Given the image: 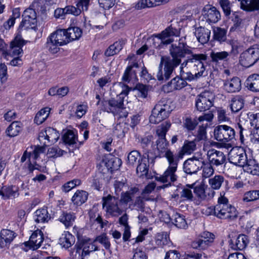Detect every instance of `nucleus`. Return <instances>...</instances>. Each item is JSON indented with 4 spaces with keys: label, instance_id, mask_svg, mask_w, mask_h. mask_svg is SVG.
Here are the masks:
<instances>
[{
    "label": "nucleus",
    "instance_id": "16",
    "mask_svg": "<svg viewBox=\"0 0 259 259\" xmlns=\"http://www.w3.org/2000/svg\"><path fill=\"white\" fill-rule=\"evenodd\" d=\"M212 96V94L208 91L202 92L198 96L195 101V106L197 110L202 112L209 110L213 105Z\"/></svg>",
    "mask_w": 259,
    "mask_h": 259
},
{
    "label": "nucleus",
    "instance_id": "42",
    "mask_svg": "<svg viewBox=\"0 0 259 259\" xmlns=\"http://www.w3.org/2000/svg\"><path fill=\"white\" fill-rule=\"evenodd\" d=\"M241 8L249 12L258 10L259 0H242Z\"/></svg>",
    "mask_w": 259,
    "mask_h": 259
},
{
    "label": "nucleus",
    "instance_id": "19",
    "mask_svg": "<svg viewBox=\"0 0 259 259\" xmlns=\"http://www.w3.org/2000/svg\"><path fill=\"white\" fill-rule=\"evenodd\" d=\"M44 239L42 232L40 230H36L32 233L29 241L24 243V245L27 247L25 251H27L28 249H32L33 250L38 249L41 246Z\"/></svg>",
    "mask_w": 259,
    "mask_h": 259
},
{
    "label": "nucleus",
    "instance_id": "59",
    "mask_svg": "<svg viewBox=\"0 0 259 259\" xmlns=\"http://www.w3.org/2000/svg\"><path fill=\"white\" fill-rule=\"evenodd\" d=\"M205 63H202L195 66L193 68H190V70L194 74H195V77L196 78H200L202 76L206 75H204L205 70V67L204 66Z\"/></svg>",
    "mask_w": 259,
    "mask_h": 259
},
{
    "label": "nucleus",
    "instance_id": "14",
    "mask_svg": "<svg viewBox=\"0 0 259 259\" xmlns=\"http://www.w3.org/2000/svg\"><path fill=\"white\" fill-rule=\"evenodd\" d=\"M103 207H106V212L112 216H118L122 212V210L118 207L119 200L115 197L110 195L102 198Z\"/></svg>",
    "mask_w": 259,
    "mask_h": 259
},
{
    "label": "nucleus",
    "instance_id": "12",
    "mask_svg": "<svg viewBox=\"0 0 259 259\" xmlns=\"http://www.w3.org/2000/svg\"><path fill=\"white\" fill-rule=\"evenodd\" d=\"M214 239L213 234L204 231L201 233L199 237L192 242L191 246L193 248L204 250L210 246Z\"/></svg>",
    "mask_w": 259,
    "mask_h": 259
},
{
    "label": "nucleus",
    "instance_id": "18",
    "mask_svg": "<svg viewBox=\"0 0 259 259\" xmlns=\"http://www.w3.org/2000/svg\"><path fill=\"white\" fill-rule=\"evenodd\" d=\"M129 92L128 86L126 89L123 90L117 96L116 99L111 98L109 100L110 103V112L114 115L119 114L120 110L124 108L123 101L124 97L127 96Z\"/></svg>",
    "mask_w": 259,
    "mask_h": 259
},
{
    "label": "nucleus",
    "instance_id": "21",
    "mask_svg": "<svg viewBox=\"0 0 259 259\" xmlns=\"http://www.w3.org/2000/svg\"><path fill=\"white\" fill-rule=\"evenodd\" d=\"M26 41L22 38L20 33H18L13 41L10 44V54L13 56H19L23 53L22 49L26 43Z\"/></svg>",
    "mask_w": 259,
    "mask_h": 259
},
{
    "label": "nucleus",
    "instance_id": "28",
    "mask_svg": "<svg viewBox=\"0 0 259 259\" xmlns=\"http://www.w3.org/2000/svg\"><path fill=\"white\" fill-rule=\"evenodd\" d=\"M194 33L197 40L201 44H206L210 39L211 31L204 27L195 28Z\"/></svg>",
    "mask_w": 259,
    "mask_h": 259
},
{
    "label": "nucleus",
    "instance_id": "30",
    "mask_svg": "<svg viewBox=\"0 0 259 259\" xmlns=\"http://www.w3.org/2000/svg\"><path fill=\"white\" fill-rule=\"evenodd\" d=\"M139 68V65L137 62H134L128 66L122 77V80L125 82H130L132 79H137V69Z\"/></svg>",
    "mask_w": 259,
    "mask_h": 259
},
{
    "label": "nucleus",
    "instance_id": "44",
    "mask_svg": "<svg viewBox=\"0 0 259 259\" xmlns=\"http://www.w3.org/2000/svg\"><path fill=\"white\" fill-rule=\"evenodd\" d=\"M229 53L226 51L214 52L212 51L210 54L211 61L216 64L221 61H227Z\"/></svg>",
    "mask_w": 259,
    "mask_h": 259
},
{
    "label": "nucleus",
    "instance_id": "60",
    "mask_svg": "<svg viewBox=\"0 0 259 259\" xmlns=\"http://www.w3.org/2000/svg\"><path fill=\"white\" fill-rule=\"evenodd\" d=\"M99 242L102 244L106 249H109L110 248V242L108 237L105 233H103L99 236H98L94 240L93 243L95 242Z\"/></svg>",
    "mask_w": 259,
    "mask_h": 259
},
{
    "label": "nucleus",
    "instance_id": "1",
    "mask_svg": "<svg viewBox=\"0 0 259 259\" xmlns=\"http://www.w3.org/2000/svg\"><path fill=\"white\" fill-rule=\"evenodd\" d=\"M168 161L169 166L162 175L155 176V180L162 183H168L159 187L160 189H164L171 185V182H174L177 180V176L176 172L177 170L178 164L180 158L179 153L178 155L174 154L170 150H168L164 153Z\"/></svg>",
    "mask_w": 259,
    "mask_h": 259
},
{
    "label": "nucleus",
    "instance_id": "8",
    "mask_svg": "<svg viewBox=\"0 0 259 259\" xmlns=\"http://www.w3.org/2000/svg\"><path fill=\"white\" fill-rule=\"evenodd\" d=\"M179 65L170 60L169 57L162 56L158 66L156 77L160 81H166L172 75L175 68Z\"/></svg>",
    "mask_w": 259,
    "mask_h": 259
},
{
    "label": "nucleus",
    "instance_id": "24",
    "mask_svg": "<svg viewBox=\"0 0 259 259\" xmlns=\"http://www.w3.org/2000/svg\"><path fill=\"white\" fill-rule=\"evenodd\" d=\"M19 188L15 185L0 186V196L4 199H14L19 195Z\"/></svg>",
    "mask_w": 259,
    "mask_h": 259
},
{
    "label": "nucleus",
    "instance_id": "15",
    "mask_svg": "<svg viewBox=\"0 0 259 259\" xmlns=\"http://www.w3.org/2000/svg\"><path fill=\"white\" fill-rule=\"evenodd\" d=\"M247 159L245 149L242 147L233 148L229 153V159L230 162L236 165L242 166L246 163Z\"/></svg>",
    "mask_w": 259,
    "mask_h": 259
},
{
    "label": "nucleus",
    "instance_id": "34",
    "mask_svg": "<svg viewBox=\"0 0 259 259\" xmlns=\"http://www.w3.org/2000/svg\"><path fill=\"white\" fill-rule=\"evenodd\" d=\"M239 62L242 66L246 68L249 67L256 63L255 60H254L247 49L240 54Z\"/></svg>",
    "mask_w": 259,
    "mask_h": 259
},
{
    "label": "nucleus",
    "instance_id": "5",
    "mask_svg": "<svg viewBox=\"0 0 259 259\" xmlns=\"http://www.w3.org/2000/svg\"><path fill=\"white\" fill-rule=\"evenodd\" d=\"M106 164H108L107 167L99 170L95 177L91 181V186L98 191L101 190L103 181H108L109 169L108 167L110 166L111 169H117L118 167L121 164V161L119 158H115L111 159L108 161V163Z\"/></svg>",
    "mask_w": 259,
    "mask_h": 259
},
{
    "label": "nucleus",
    "instance_id": "17",
    "mask_svg": "<svg viewBox=\"0 0 259 259\" xmlns=\"http://www.w3.org/2000/svg\"><path fill=\"white\" fill-rule=\"evenodd\" d=\"M204 165L202 158H197L196 157L188 158L183 164V170L185 172L189 175L196 174L202 168Z\"/></svg>",
    "mask_w": 259,
    "mask_h": 259
},
{
    "label": "nucleus",
    "instance_id": "37",
    "mask_svg": "<svg viewBox=\"0 0 259 259\" xmlns=\"http://www.w3.org/2000/svg\"><path fill=\"white\" fill-rule=\"evenodd\" d=\"M68 42L78 39L82 35V30L78 27H71L65 29Z\"/></svg>",
    "mask_w": 259,
    "mask_h": 259
},
{
    "label": "nucleus",
    "instance_id": "53",
    "mask_svg": "<svg viewBox=\"0 0 259 259\" xmlns=\"http://www.w3.org/2000/svg\"><path fill=\"white\" fill-rule=\"evenodd\" d=\"M142 156L137 150H133L127 155V163L134 165L137 161L140 162Z\"/></svg>",
    "mask_w": 259,
    "mask_h": 259
},
{
    "label": "nucleus",
    "instance_id": "55",
    "mask_svg": "<svg viewBox=\"0 0 259 259\" xmlns=\"http://www.w3.org/2000/svg\"><path fill=\"white\" fill-rule=\"evenodd\" d=\"M82 247H86L87 250H88L90 252L98 250V247L95 245L94 243H90L88 244L83 242V243H80L79 244H75L74 246V249L76 250V253H78L79 256H80V253Z\"/></svg>",
    "mask_w": 259,
    "mask_h": 259
},
{
    "label": "nucleus",
    "instance_id": "47",
    "mask_svg": "<svg viewBox=\"0 0 259 259\" xmlns=\"http://www.w3.org/2000/svg\"><path fill=\"white\" fill-rule=\"evenodd\" d=\"M35 213L36 217L35 221L38 223L48 222L51 218L48 214L47 208L38 209L35 212Z\"/></svg>",
    "mask_w": 259,
    "mask_h": 259
},
{
    "label": "nucleus",
    "instance_id": "36",
    "mask_svg": "<svg viewBox=\"0 0 259 259\" xmlns=\"http://www.w3.org/2000/svg\"><path fill=\"white\" fill-rule=\"evenodd\" d=\"M75 218L76 217L74 213L63 211L58 220L60 222L63 223L66 228H69L73 225Z\"/></svg>",
    "mask_w": 259,
    "mask_h": 259
},
{
    "label": "nucleus",
    "instance_id": "3",
    "mask_svg": "<svg viewBox=\"0 0 259 259\" xmlns=\"http://www.w3.org/2000/svg\"><path fill=\"white\" fill-rule=\"evenodd\" d=\"M171 126L169 121L166 120L159 125L156 131L158 136V139L156 141L155 154V157H164V153L170 150L168 149V142L166 139L165 136L167 131Z\"/></svg>",
    "mask_w": 259,
    "mask_h": 259
},
{
    "label": "nucleus",
    "instance_id": "46",
    "mask_svg": "<svg viewBox=\"0 0 259 259\" xmlns=\"http://www.w3.org/2000/svg\"><path fill=\"white\" fill-rule=\"evenodd\" d=\"M129 130L128 125L126 122H121L117 124L113 130V134L118 138H122Z\"/></svg>",
    "mask_w": 259,
    "mask_h": 259
},
{
    "label": "nucleus",
    "instance_id": "22",
    "mask_svg": "<svg viewBox=\"0 0 259 259\" xmlns=\"http://www.w3.org/2000/svg\"><path fill=\"white\" fill-rule=\"evenodd\" d=\"M149 155L148 152H144L142 156L140 162L137 167L136 172L140 177H147L149 171Z\"/></svg>",
    "mask_w": 259,
    "mask_h": 259
},
{
    "label": "nucleus",
    "instance_id": "26",
    "mask_svg": "<svg viewBox=\"0 0 259 259\" xmlns=\"http://www.w3.org/2000/svg\"><path fill=\"white\" fill-rule=\"evenodd\" d=\"M16 237L15 233L8 229H3L0 232V247H8Z\"/></svg>",
    "mask_w": 259,
    "mask_h": 259
},
{
    "label": "nucleus",
    "instance_id": "38",
    "mask_svg": "<svg viewBox=\"0 0 259 259\" xmlns=\"http://www.w3.org/2000/svg\"><path fill=\"white\" fill-rule=\"evenodd\" d=\"M22 129V124L18 121L13 122L7 128L6 133L10 137L17 136Z\"/></svg>",
    "mask_w": 259,
    "mask_h": 259
},
{
    "label": "nucleus",
    "instance_id": "56",
    "mask_svg": "<svg viewBox=\"0 0 259 259\" xmlns=\"http://www.w3.org/2000/svg\"><path fill=\"white\" fill-rule=\"evenodd\" d=\"M194 184L187 185V188H183L181 192V198L184 200L192 201L193 198L192 192L190 189L193 188Z\"/></svg>",
    "mask_w": 259,
    "mask_h": 259
},
{
    "label": "nucleus",
    "instance_id": "64",
    "mask_svg": "<svg viewBox=\"0 0 259 259\" xmlns=\"http://www.w3.org/2000/svg\"><path fill=\"white\" fill-rule=\"evenodd\" d=\"M247 115L251 126L254 127V129L259 128V113L256 114L249 113Z\"/></svg>",
    "mask_w": 259,
    "mask_h": 259
},
{
    "label": "nucleus",
    "instance_id": "31",
    "mask_svg": "<svg viewBox=\"0 0 259 259\" xmlns=\"http://www.w3.org/2000/svg\"><path fill=\"white\" fill-rule=\"evenodd\" d=\"M170 0H141L139 1L135 6L137 10H141L146 8H152L164 5L169 2Z\"/></svg>",
    "mask_w": 259,
    "mask_h": 259
},
{
    "label": "nucleus",
    "instance_id": "43",
    "mask_svg": "<svg viewBox=\"0 0 259 259\" xmlns=\"http://www.w3.org/2000/svg\"><path fill=\"white\" fill-rule=\"evenodd\" d=\"M190 68H193L195 66L202 63H206L207 56L204 54H193L189 55Z\"/></svg>",
    "mask_w": 259,
    "mask_h": 259
},
{
    "label": "nucleus",
    "instance_id": "61",
    "mask_svg": "<svg viewBox=\"0 0 259 259\" xmlns=\"http://www.w3.org/2000/svg\"><path fill=\"white\" fill-rule=\"evenodd\" d=\"M65 152L58 147H53L48 149L47 154L49 157L57 158L62 156Z\"/></svg>",
    "mask_w": 259,
    "mask_h": 259
},
{
    "label": "nucleus",
    "instance_id": "52",
    "mask_svg": "<svg viewBox=\"0 0 259 259\" xmlns=\"http://www.w3.org/2000/svg\"><path fill=\"white\" fill-rule=\"evenodd\" d=\"M259 199V190H252L246 192L243 196L244 202L254 201Z\"/></svg>",
    "mask_w": 259,
    "mask_h": 259
},
{
    "label": "nucleus",
    "instance_id": "62",
    "mask_svg": "<svg viewBox=\"0 0 259 259\" xmlns=\"http://www.w3.org/2000/svg\"><path fill=\"white\" fill-rule=\"evenodd\" d=\"M224 177L222 176H215L209 179V182L212 189H219L224 182Z\"/></svg>",
    "mask_w": 259,
    "mask_h": 259
},
{
    "label": "nucleus",
    "instance_id": "58",
    "mask_svg": "<svg viewBox=\"0 0 259 259\" xmlns=\"http://www.w3.org/2000/svg\"><path fill=\"white\" fill-rule=\"evenodd\" d=\"M156 184L155 183H151L148 184L144 189L142 193V196L145 201L153 200V199L151 198L147 195L151 193L155 189Z\"/></svg>",
    "mask_w": 259,
    "mask_h": 259
},
{
    "label": "nucleus",
    "instance_id": "25",
    "mask_svg": "<svg viewBox=\"0 0 259 259\" xmlns=\"http://www.w3.org/2000/svg\"><path fill=\"white\" fill-rule=\"evenodd\" d=\"M224 88L229 93L239 92L241 89L240 79L238 77H234L230 80H226L224 82Z\"/></svg>",
    "mask_w": 259,
    "mask_h": 259
},
{
    "label": "nucleus",
    "instance_id": "29",
    "mask_svg": "<svg viewBox=\"0 0 259 259\" xmlns=\"http://www.w3.org/2000/svg\"><path fill=\"white\" fill-rule=\"evenodd\" d=\"M203 15L206 21L209 23H215L221 18L220 12L214 7L210 8L208 10L204 8L203 11Z\"/></svg>",
    "mask_w": 259,
    "mask_h": 259
},
{
    "label": "nucleus",
    "instance_id": "50",
    "mask_svg": "<svg viewBox=\"0 0 259 259\" xmlns=\"http://www.w3.org/2000/svg\"><path fill=\"white\" fill-rule=\"evenodd\" d=\"M231 109L233 112L239 111L244 106V100L240 96H236L232 99Z\"/></svg>",
    "mask_w": 259,
    "mask_h": 259
},
{
    "label": "nucleus",
    "instance_id": "27",
    "mask_svg": "<svg viewBox=\"0 0 259 259\" xmlns=\"http://www.w3.org/2000/svg\"><path fill=\"white\" fill-rule=\"evenodd\" d=\"M249 242L247 236L241 234L239 235L235 239H231L230 241V245L231 247L234 250H243L244 249Z\"/></svg>",
    "mask_w": 259,
    "mask_h": 259
},
{
    "label": "nucleus",
    "instance_id": "9",
    "mask_svg": "<svg viewBox=\"0 0 259 259\" xmlns=\"http://www.w3.org/2000/svg\"><path fill=\"white\" fill-rule=\"evenodd\" d=\"M171 109L170 106L165 101H159L152 110L150 116V122L157 124L164 120L169 116Z\"/></svg>",
    "mask_w": 259,
    "mask_h": 259
},
{
    "label": "nucleus",
    "instance_id": "2",
    "mask_svg": "<svg viewBox=\"0 0 259 259\" xmlns=\"http://www.w3.org/2000/svg\"><path fill=\"white\" fill-rule=\"evenodd\" d=\"M177 26H178L177 24H172L162 31L161 33L154 34L153 35L154 47L155 48L161 49L171 44L174 41L171 37L179 36L180 34L181 29L177 27Z\"/></svg>",
    "mask_w": 259,
    "mask_h": 259
},
{
    "label": "nucleus",
    "instance_id": "4",
    "mask_svg": "<svg viewBox=\"0 0 259 259\" xmlns=\"http://www.w3.org/2000/svg\"><path fill=\"white\" fill-rule=\"evenodd\" d=\"M169 53L171 57L170 60L179 65L182 62V59L191 54L192 51L191 47L187 44L186 37H182L178 41H176L175 43L171 44Z\"/></svg>",
    "mask_w": 259,
    "mask_h": 259
},
{
    "label": "nucleus",
    "instance_id": "45",
    "mask_svg": "<svg viewBox=\"0 0 259 259\" xmlns=\"http://www.w3.org/2000/svg\"><path fill=\"white\" fill-rule=\"evenodd\" d=\"M196 142L194 140L191 141L186 140L181 150L179 152L180 157L183 158L184 154H190L194 151L196 149Z\"/></svg>",
    "mask_w": 259,
    "mask_h": 259
},
{
    "label": "nucleus",
    "instance_id": "13",
    "mask_svg": "<svg viewBox=\"0 0 259 259\" xmlns=\"http://www.w3.org/2000/svg\"><path fill=\"white\" fill-rule=\"evenodd\" d=\"M59 137V133L56 129L48 127L39 133L38 139L40 144L47 146L48 144L57 142Z\"/></svg>",
    "mask_w": 259,
    "mask_h": 259
},
{
    "label": "nucleus",
    "instance_id": "39",
    "mask_svg": "<svg viewBox=\"0 0 259 259\" xmlns=\"http://www.w3.org/2000/svg\"><path fill=\"white\" fill-rule=\"evenodd\" d=\"M244 171L253 175H257L259 172V166L256 161L253 159H247L246 163L242 165Z\"/></svg>",
    "mask_w": 259,
    "mask_h": 259
},
{
    "label": "nucleus",
    "instance_id": "7",
    "mask_svg": "<svg viewBox=\"0 0 259 259\" xmlns=\"http://www.w3.org/2000/svg\"><path fill=\"white\" fill-rule=\"evenodd\" d=\"M207 211L209 215H213L220 219L232 221L238 217V212L236 208L231 204L227 205L217 204L214 207L208 208Z\"/></svg>",
    "mask_w": 259,
    "mask_h": 259
},
{
    "label": "nucleus",
    "instance_id": "48",
    "mask_svg": "<svg viewBox=\"0 0 259 259\" xmlns=\"http://www.w3.org/2000/svg\"><path fill=\"white\" fill-rule=\"evenodd\" d=\"M50 112V108L45 107L41 109L36 114L34 117V122L39 125L42 123L48 117Z\"/></svg>",
    "mask_w": 259,
    "mask_h": 259
},
{
    "label": "nucleus",
    "instance_id": "23",
    "mask_svg": "<svg viewBox=\"0 0 259 259\" xmlns=\"http://www.w3.org/2000/svg\"><path fill=\"white\" fill-rule=\"evenodd\" d=\"M187 82L185 81V80H183L180 75H177L164 85L163 89H166L167 92L180 90L187 86Z\"/></svg>",
    "mask_w": 259,
    "mask_h": 259
},
{
    "label": "nucleus",
    "instance_id": "11",
    "mask_svg": "<svg viewBox=\"0 0 259 259\" xmlns=\"http://www.w3.org/2000/svg\"><path fill=\"white\" fill-rule=\"evenodd\" d=\"M213 133L215 139L220 142H230L235 138L234 128L227 125H218L214 128Z\"/></svg>",
    "mask_w": 259,
    "mask_h": 259
},
{
    "label": "nucleus",
    "instance_id": "6",
    "mask_svg": "<svg viewBox=\"0 0 259 259\" xmlns=\"http://www.w3.org/2000/svg\"><path fill=\"white\" fill-rule=\"evenodd\" d=\"M68 40L65 29H58L47 38L46 48L52 54H56L60 50L59 46L67 44Z\"/></svg>",
    "mask_w": 259,
    "mask_h": 259
},
{
    "label": "nucleus",
    "instance_id": "54",
    "mask_svg": "<svg viewBox=\"0 0 259 259\" xmlns=\"http://www.w3.org/2000/svg\"><path fill=\"white\" fill-rule=\"evenodd\" d=\"M169 241V236L166 232H162L157 234L156 239V243L158 246L163 247L167 244Z\"/></svg>",
    "mask_w": 259,
    "mask_h": 259
},
{
    "label": "nucleus",
    "instance_id": "20",
    "mask_svg": "<svg viewBox=\"0 0 259 259\" xmlns=\"http://www.w3.org/2000/svg\"><path fill=\"white\" fill-rule=\"evenodd\" d=\"M208 159L209 163L213 166H218L223 164L226 160L224 153L215 149H211L207 152Z\"/></svg>",
    "mask_w": 259,
    "mask_h": 259
},
{
    "label": "nucleus",
    "instance_id": "41",
    "mask_svg": "<svg viewBox=\"0 0 259 259\" xmlns=\"http://www.w3.org/2000/svg\"><path fill=\"white\" fill-rule=\"evenodd\" d=\"M88 193L83 190H77L72 198V201L76 205L80 206L85 202L88 198Z\"/></svg>",
    "mask_w": 259,
    "mask_h": 259
},
{
    "label": "nucleus",
    "instance_id": "33",
    "mask_svg": "<svg viewBox=\"0 0 259 259\" xmlns=\"http://www.w3.org/2000/svg\"><path fill=\"white\" fill-rule=\"evenodd\" d=\"M62 140L65 145L71 146L76 144L77 141V135L75 132L70 130L63 131Z\"/></svg>",
    "mask_w": 259,
    "mask_h": 259
},
{
    "label": "nucleus",
    "instance_id": "63",
    "mask_svg": "<svg viewBox=\"0 0 259 259\" xmlns=\"http://www.w3.org/2000/svg\"><path fill=\"white\" fill-rule=\"evenodd\" d=\"M206 127L203 125L200 126L194 140L198 142L200 141H206Z\"/></svg>",
    "mask_w": 259,
    "mask_h": 259
},
{
    "label": "nucleus",
    "instance_id": "40",
    "mask_svg": "<svg viewBox=\"0 0 259 259\" xmlns=\"http://www.w3.org/2000/svg\"><path fill=\"white\" fill-rule=\"evenodd\" d=\"M227 29L219 27H214L213 29V39L222 44L227 40Z\"/></svg>",
    "mask_w": 259,
    "mask_h": 259
},
{
    "label": "nucleus",
    "instance_id": "35",
    "mask_svg": "<svg viewBox=\"0 0 259 259\" xmlns=\"http://www.w3.org/2000/svg\"><path fill=\"white\" fill-rule=\"evenodd\" d=\"M246 87L252 92H259V74H253L246 80Z\"/></svg>",
    "mask_w": 259,
    "mask_h": 259
},
{
    "label": "nucleus",
    "instance_id": "32",
    "mask_svg": "<svg viewBox=\"0 0 259 259\" xmlns=\"http://www.w3.org/2000/svg\"><path fill=\"white\" fill-rule=\"evenodd\" d=\"M75 237L69 232H64L59 240V243L62 247L67 249L75 243Z\"/></svg>",
    "mask_w": 259,
    "mask_h": 259
},
{
    "label": "nucleus",
    "instance_id": "57",
    "mask_svg": "<svg viewBox=\"0 0 259 259\" xmlns=\"http://www.w3.org/2000/svg\"><path fill=\"white\" fill-rule=\"evenodd\" d=\"M198 123L197 119L188 117L186 118L183 122V126L188 131H193L195 128Z\"/></svg>",
    "mask_w": 259,
    "mask_h": 259
},
{
    "label": "nucleus",
    "instance_id": "10",
    "mask_svg": "<svg viewBox=\"0 0 259 259\" xmlns=\"http://www.w3.org/2000/svg\"><path fill=\"white\" fill-rule=\"evenodd\" d=\"M23 19L21 22L18 31L19 33L22 30L35 29L37 24V17L35 11L30 8L26 9L22 15Z\"/></svg>",
    "mask_w": 259,
    "mask_h": 259
},
{
    "label": "nucleus",
    "instance_id": "51",
    "mask_svg": "<svg viewBox=\"0 0 259 259\" xmlns=\"http://www.w3.org/2000/svg\"><path fill=\"white\" fill-rule=\"evenodd\" d=\"M243 15L242 12H235L233 13L232 20L234 23V25L230 28V31H233L236 29L238 28L243 21Z\"/></svg>",
    "mask_w": 259,
    "mask_h": 259
},
{
    "label": "nucleus",
    "instance_id": "49",
    "mask_svg": "<svg viewBox=\"0 0 259 259\" xmlns=\"http://www.w3.org/2000/svg\"><path fill=\"white\" fill-rule=\"evenodd\" d=\"M172 223L178 228L186 229L187 227L185 216L179 213H176L172 215Z\"/></svg>",
    "mask_w": 259,
    "mask_h": 259
}]
</instances>
